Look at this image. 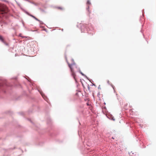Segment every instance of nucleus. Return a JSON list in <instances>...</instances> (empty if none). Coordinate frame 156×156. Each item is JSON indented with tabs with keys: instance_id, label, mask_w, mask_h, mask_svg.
<instances>
[{
	"instance_id": "9",
	"label": "nucleus",
	"mask_w": 156,
	"mask_h": 156,
	"mask_svg": "<svg viewBox=\"0 0 156 156\" xmlns=\"http://www.w3.org/2000/svg\"><path fill=\"white\" fill-rule=\"evenodd\" d=\"M87 105H89L88 104V103H87Z\"/></svg>"
},
{
	"instance_id": "2",
	"label": "nucleus",
	"mask_w": 156,
	"mask_h": 156,
	"mask_svg": "<svg viewBox=\"0 0 156 156\" xmlns=\"http://www.w3.org/2000/svg\"><path fill=\"white\" fill-rule=\"evenodd\" d=\"M8 12V9L7 7L5 6H3L0 9V14H3L4 13H7Z\"/></svg>"
},
{
	"instance_id": "10",
	"label": "nucleus",
	"mask_w": 156,
	"mask_h": 156,
	"mask_svg": "<svg viewBox=\"0 0 156 156\" xmlns=\"http://www.w3.org/2000/svg\"><path fill=\"white\" fill-rule=\"evenodd\" d=\"M81 74L83 75V74L81 72Z\"/></svg>"
},
{
	"instance_id": "8",
	"label": "nucleus",
	"mask_w": 156,
	"mask_h": 156,
	"mask_svg": "<svg viewBox=\"0 0 156 156\" xmlns=\"http://www.w3.org/2000/svg\"><path fill=\"white\" fill-rule=\"evenodd\" d=\"M112 119L114 121L115 120V119L113 118H112Z\"/></svg>"
},
{
	"instance_id": "6",
	"label": "nucleus",
	"mask_w": 156,
	"mask_h": 156,
	"mask_svg": "<svg viewBox=\"0 0 156 156\" xmlns=\"http://www.w3.org/2000/svg\"><path fill=\"white\" fill-rule=\"evenodd\" d=\"M3 42L5 45H8V44L7 43H6L5 41H4V42Z\"/></svg>"
},
{
	"instance_id": "3",
	"label": "nucleus",
	"mask_w": 156,
	"mask_h": 156,
	"mask_svg": "<svg viewBox=\"0 0 156 156\" xmlns=\"http://www.w3.org/2000/svg\"><path fill=\"white\" fill-rule=\"evenodd\" d=\"M30 16H31V17H32L33 18H34L37 21L39 22H40V20H39L38 19H37V18H36L34 16H33V15H29Z\"/></svg>"
},
{
	"instance_id": "1",
	"label": "nucleus",
	"mask_w": 156,
	"mask_h": 156,
	"mask_svg": "<svg viewBox=\"0 0 156 156\" xmlns=\"http://www.w3.org/2000/svg\"><path fill=\"white\" fill-rule=\"evenodd\" d=\"M66 61L68 64L69 65V67L70 68L71 71L73 73V76L76 82H77V80L75 78V74L73 72V68L72 67L74 68L75 66L74 65V60L72 59L71 58H68V59L66 60Z\"/></svg>"
},
{
	"instance_id": "7",
	"label": "nucleus",
	"mask_w": 156,
	"mask_h": 156,
	"mask_svg": "<svg viewBox=\"0 0 156 156\" xmlns=\"http://www.w3.org/2000/svg\"><path fill=\"white\" fill-rule=\"evenodd\" d=\"M87 3L88 4H90V2L89 1H87Z\"/></svg>"
},
{
	"instance_id": "4",
	"label": "nucleus",
	"mask_w": 156,
	"mask_h": 156,
	"mask_svg": "<svg viewBox=\"0 0 156 156\" xmlns=\"http://www.w3.org/2000/svg\"><path fill=\"white\" fill-rule=\"evenodd\" d=\"M56 8L57 9L60 10H62L63 9V8L62 7H57Z\"/></svg>"
},
{
	"instance_id": "5",
	"label": "nucleus",
	"mask_w": 156,
	"mask_h": 156,
	"mask_svg": "<svg viewBox=\"0 0 156 156\" xmlns=\"http://www.w3.org/2000/svg\"><path fill=\"white\" fill-rule=\"evenodd\" d=\"M0 40L2 42H4V40L3 39L2 37L0 35Z\"/></svg>"
}]
</instances>
